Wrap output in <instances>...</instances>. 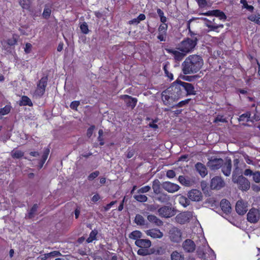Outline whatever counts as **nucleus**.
Returning a JSON list of instances; mask_svg holds the SVG:
<instances>
[{
    "label": "nucleus",
    "instance_id": "obj_21",
    "mask_svg": "<svg viewBox=\"0 0 260 260\" xmlns=\"http://www.w3.org/2000/svg\"><path fill=\"white\" fill-rule=\"evenodd\" d=\"M121 98L123 100L128 99L129 100L126 102V105L127 107H131L132 109L134 108L137 103V99L133 98L130 95L124 94L121 96Z\"/></svg>",
    "mask_w": 260,
    "mask_h": 260
},
{
    "label": "nucleus",
    "instance_id": "obj_44",
    "mask_svg": "<svg viewBox=\"0 0 260 260\" xmlns=\"http://www.w3.org/2000/svg\"><path fill=\"white\" fill-rule=\"evenodd\" d=\"M24 155V152L20 150L13 151L12 157L14 158H20Z\"/></svg>",
    "mask_w": 260,
    "mask_h": 260
},
{
    "label": "nucleus",
    "instance_id": "obj_20",
    "mask_svg": "<svg viewBox=\"0 0 260 260\" xmlns=\"http://www.w3.org/2000/svg\"><path fill=\"white\" fill-rule=\"evenodd\" d=\"M183 248L186 252H192L196 249V245L194 242L191 239L185 240L182 244Z\"/></svg>",
    "mask_w": 260,
    "mask_h": 260
},
{
    "label": "nucleus",
    "instance_id": "obj_47",
    "mask_svg": "<svg viewBox=\"0 0 260 260\" xmlns=\"http://www.w3.org/2000/svg\"><path fill=\"white\" fill-rule=\"evenodd\" d=\"M157 200L161 203H165L169 201V197L166 194L161 193L157 198Z\"/></svg>",
    "mask_w": 260,
    "mask_h": 260
},
{
    "label": "nucleus",
    "instance_id": "obj_18",
    "mask_svg": "<svg viewBox=\"0 0 260 260\" xmlns=\"http://www.w3.org/2000/svg\"><path fill=\"white\" fill-rule=\"evenodd\" d=\"M183 90L186 92V95H196V91L193 85L189 83L180 81Z\"/></svg>",
    "mask_w": 260,
    "mask_h": 260
},
{
    "label": "nucleus",
    "instance_id": "obj_25",
    "mask_svg": "<svg viewBox=\"0 0 260 260\" xmlns=\"http://www.w3.org/2000/svg\"><path fill=\"white\" fill-rule=\"evenodd\" d=\"M147 235L153 238H161L163 233L158 229H151L147 231Z\"/></svg>",
    "mask_w": 260,
    "mask_h": 260
},
{
    "label": "nucleus",
    "instance_id": "obj_57",
    "mask_svg": "<svg viewBox=\"0 0 260 260\" xmlns=\"http://www.w3.org/2000/svg\"><path fill=\"white\" fill-rule=\"evenodd\" d=\"M95 128L94 125H91L87 130L86 135L88 138L91 137L92 135L93 130Z\"/></svg>",
    "mask_w": 260,
    "mask_h": 260
},
{
    "label": "nucleus",
    "instance_id": "obj_13",
    "mask_svg": "<svg viewBox=\"0 0 260 260\" xmlns=\"http://www.w3.org/2000/svg\"><path fill=\"white\" fill-rule=\"evenodd\" d=\"M223 160L221 158H214L210 160L208 162V166L212 170H216L220 168L223 165Z\"/></svg>",
    "mask_w": 260,
    "mask_h": 260
},
{
    "label": "nucleus",
    "instance_id": "obj_28",
    "mask_svg": "<svg viewBox=\"0 0 260 260\" xmlns=\"http://www.w3.org/2000/svg\"><path fill=\"white\" fill-rule=\"evenodd\" d=\"M19 36L15 34H13L11 38L7 39V44L10 46H14L17 44Z\"/></svg>",
    "mask_w": 260,
    "mask_h": 260
},
{
    "label": "nucleus",
    "instance_id": "obj_51",
    "mask_svg": "<svg viewBox=\"0 0 260 260\" xmlns=\"http://www.w3.org/2000/svg\"><path fill=\"white\" fill-rule=\"evenodd\" d=\"M80 29L81 31L84 34H87L89 32L88 25L86 22H83L80 25Z\"/></svg>",
    "mask_w": 260,
    "mask_h": 260
},
{
    "label": "nucleus",
    "instance_id": "obj_16",
    "mask_svg": "<svg viewBox=\"0 0 260 260\" xmlns=\"http://www.w3.org/2000/svg\"><path fill=\"white\" fill-rule=\"evenodd\" d=\"M235 209L238 214L244 215L248 210L247 203H245L242 200H239L236 204Z\"/></svg>",
    "mask_w": 260,
    "mask_h": 260
},
{
    "label": "nucleus",
    "instance_id": "obj_22",
    "mask_svg": "<svg viewBox=\"0 0 260 260\" xmlns=\"http://www.w3.org/2000/svg\"><path fill=\"white\" fill-rule=\"evenodd\" d=\"M222 211L226 214L230 213L231 211V206L230 202L226 199H222L220 203Z\"/></svg>",
    "mask_w": 260,
    "mask_h": 260
},
{
    "label": "nucleus",
    "instance_id": "obj_46",
    "mask_svg": "<svg viewBox=\"0 0 260 260\" xmlns=\"http://www.w3.org/2000/svg\"><path fill=\"white\" fill-rule=\"evenodd\" d=\"M206 26L208 27L210 29V30L217 31V29L219 27L223 28V24L216 25V24H206Z\"/></svg>",
    "mask_w": 260,
    "mask_h": 260
},
{
    "label": "nucleus",
    "instance_id": "obj_31",
    "mask_svg": "<svg viewBox=\"0 0 260 260\" xmlns=\"http://www.w3.org/2000/svg\"><path fill=\"white\" fill-rule=\"evenodd\" d=\"M134 222L137 224V225L141 226L145 225L146 222L143 216L139 214H136L134 219Z\"/></svg>",
    "mask_w": 260,
    "mask_h": 260
},
{
    "label": "nucleus",
    "instance_id": "obj_34",
    "mask_svg": "<svg viewBox=\"0 0 260 260\" xmlns=\"http://www.w3.org/2000/svg\"><path fill=\"white\" fill-rule=\"evenodd\" d=\"M98 234V231L95 229L92 230L90 234L89 237L86 239V242L90 243L92 242L94 240L96 239V236Z\"/></svg>",
    "mask_w": 260,
    "mask_h": 260
},
{
    "label": "nucleus",
    "instance_id": "obj_42",
    "mask_svg": "<svg viewBox=\"0 0 260 260\" xmlns=\"http://www.w3.org/2000/svg\"><path fill=\"white\" fill-rule=\"evenodd\" d=\"M51 14V9L50 8L47 7V6H45V7L44 9L42 16L44 19H48L50 15Z\"/></svg>",
    "mask_w": 260,
    "mask_h": 260
},
{
    "label": "nucleus",
    "instance_id": "obj_39",
    "mask_svg": "<svg viewBox=\"0 0 260 260\" xmlns=\"http://www.w3.org/2000/svg\"><path fill=\"white\" fill-rule=\"evenodd\" d=\"M172 260H183L184 256L177 251H173L171 255Z\"/></svg>",
    "mask_w": 260,
    "mask_h": 260
},
{
    "label": "nucleus",
    "instance_id": "obj_6",
    "mask_svg": "<svg viewBox=\"0 0 260 260\" xmlns=\"http://www.w3.org/2000/svg\"><path fill=\"white\" fill-rule=\"evenodd\" d=\"M180 81V80L177 81L176 83H173L167 88L169 91L170 92V93L172 94L176 100L182 96L183 89L181 85Z\"/></svg>",
    "mask_w": 260,
    "mask_h": 260
},
{
    "label": "nucleus",
    "instance_id": "obj_56",
    "mask_svg": "<svg viewBox=\"0 0 260 260\" xmlns=\"http://www.w3.org/2000/svg\"><path fill=\"white\" fill-rule=\"evenodd\" d=\"M190 101V99H187L185 100L181 101L177 104V106L178 107H182L185 105L188 104Z\"/></svg>",
    "mask_w": 260,
    "mask_h": 260
},
{
    "label": "nucleus",
    "instance_id": "obj_3",
    "mask_svg": "<svg viewBox=\"0 0 260 260\" xmlns=\"http://www.w3.org/2000/svg\"><path fill=\"white\" fill-rule=\"evenodd\" d=\"M135 245L140 248L137 251V254L141 256H146L150 254L149 248L151 246V242L148 239H140L135 241Z\"/></svg>",
    "mask_w": 260,
    "mask_h": 260
},
{
    "label": "nucleus",
    "instance_id": "obj_41",
    "mask_svg": "<svg viewBox=\"0 0 260 260\" xmlns=\"http://www.w3.org/2000/svg\"><path fill=\"white\" fill-rule=\"evenodd\" d=\"M11 106L7 105L4 108H0V115L3 116L9 114L11 111Z\"/></svg>",
    "mask_w": 260,
    "mask_h": 260
},
{
    "label": "nucleus",
    "instance_id": "obj_36",
    "mask_svg": "<svg viewBox=\"0 0 260 260\" xmlns=\"http://www.w3.org/2000/svg\"><path fill=\"white\" fill-rule=\"evenodd\" d=\"M19 4L23 9L29 10L30 8L31 2L30 0H20Z\"/></svg>",
    "mask_w": 260,
    "mask_h": 260
},
{
    "label": "nucleus",
    "instance_id": "obj_37",
    "mask_svg": "<svg viewBox=\"0 0 260 260\" xmlns=\"http://www.w3.org/2000/svg\"><path fill=\"white\" fill-rule=\"evenodd\" d=\"M212 12H213V16L219 17L220 20L226 19V16L224 13L220 10H212Z\"/></svg>",
    "mask_w": 260,
    "mask_h": 260
},
{
    "label": "nucleus",
    "instance_id": "obj_45",
    "mask_svg": "<svg viewBox=\"0 0 260 260\" xmlns=\"http://www.w3.org/2000/svg\"><path fill=\"white\" fill-rule=\"evenodd\" d=\"M158 207L159 205L157 204H148L146 206V209L150 212H154L156 210L158 211Z\"/></svg>",
    "mask_w": 260,
    "mask_h": 260
},
{
    "label": "nucleus",
    "instance_id": "obj_60",
    "mask_svg": "<svg viewBox=\"0 0 260 260\" xmlns=\"http://www.w3.org/2000/svg\"><path fill=\"white\" fill-rule=\"evenodd\" d=\"M166 175L169 178H173L175 176L176 173L174 171L169 170L167 172Z\"/></svg>",
    "mask_w": 260,
    "mask_h": 260
},
{
    "label": "nucleus",
    "instance_id": "obj_5",
    "mask_svg": "<svg viewBox=\"0 0 260 260\" xmlns=\"http://www.w3.org/2000/svg\"><path fill=\"white\" fill-rule=\"evenodd\" d=\"M47 76L42 77L39 81L37 85V88L34 92V94L36 96L41 98L44 95L47 85Z\"/></svg>",
    "mask_w": 260,
    "mask_h": 260
},
{
    "label": "nucleus",
    "instance_id": "obj_29",
    "mask_svg": "<svg viewBox=\"0 0 260 260\" xmlns=\"http://www.w3.org/2000/svg\"><path fill=\"white\" fill-rule=\"evenodd\" d=\"M188 219V218L185 213H180L176 217V221L180 224H184Z\"/></svg>",
    "mask_w": 260,
    "mask_h": 260
},
{
    "label": "nucleus",
    "instance_id": "obj_63",
    "mask_svg": "<svg viewBox=\"0 0 260 260\" xmlns=\"http://www.w3.org/2000/svg\"><path fill=\"white\" fill-rule=\"evenodd\" d=\"M75 218H78L80 213V207L79 206H77L76 209L75 210Z\"/></svg>",
    "mask_w": 260,
    "mask_h": 260
},
{
    "label": "nucleus",
    "instance_id": "obj_14",
    "mask_svg": "<svg viewBox=\"0 0 260 260\" xmlns=\"http://www.w3.org/2000/svg\"><path fill=\"white\" fill-rule=\"evenodd\" d=\"M165 50L167 53L173 55L174 59L178 61L182 60L186 54L183 52H180L169 48H165Z\"/></svg>",
    "mask_w": 260,
    "mask_h": 260
},
{
    "label": "nucleus",
    "instance_id": "obj_52",
    "mask_svg": "<svg viewBox=\"0 0 260 260\" xmlns=\"http://www.w3.org/2000/svg\"><path fill=\"white\" fill-rule=\"evenodd\" d=\"M80 103L79 101H74L71 102L70 104V108L74 110L77 111V108L80 105Z\"/></svg>",
    "mask_w": 260,
    "mask_h": 260
},
{
    "label": "nucleus",
    "instance_id": "obj_50",
    "mask_svg": "<svg viewBox=\"0 0 260 260\" xmlns=\"http://www.w3.org/2000/svg\"><path fill=\"white\" fill-rule=\"evenodd\" d=\"M151 189V187L149 185H146L141 187L137 190L138 193H144L148 192Z\"/></svg>",
    "mask_w": 260,
    "mask_h": 260
},
{
    "label": "nucleus",
    "instance_id": "obj_64",
    "mask_svg": "<svg viewBox=\"0 0 260 260\" xmlns=\"http://www.w3.org/2000/svg\"><path fill=\"white\" fill-rule=\"evenodd\" d=\"M100 199H101V198H100V195L99 194L96 193L92 197V198L91 199V201L95 203V202H98V201H99Z\"/></svg>",
    "mask_w": 260,
    "mask_h": 260
},
{
    "label": "nucleus",
    "instance_id": "obj_40",
    "mask_svg": "<svg viewBox=\"0 0 260 260\" xmlns=\"http://www.w3.org/2000/svg\"><path fill=\"white\" fill-rule=\"evenodd\" d=\"M250 112H246L245 113L242 114L239 116V120L240 121H246L248 122L250 120L251 116Z\"/></svg>",
    "mask_w": 260,
    "mask_h": 260
},
{
    "label": "nucleus",
    "instance_id": "obj_19",
    "mask_svg": "<svg viewBox=\"0 0 260 260\" xmlns=\"http://www.w3.org/2000/svg\"><path fill=\"white\" fill-rule=\"evenodd\" d=\"M202 192L198 189H192L188 193V198L192 201H200L202 200Z\"/></svg>",
    "mask_w": 260,
    "mask_h": 260
},
{
    "label": "nucleus",
    "instance_id": "obj_48",
    "mask_svg": "<svg viewBox=\"0 0 260 260\" xmlns=\"http://www.w3.org/2000/svg\"><path fill=\"white\" fill-rule=\"evenodd\" d=\"M166 249L163 246L157 247L154 250V252L156 254L162 255L166 253Z\"/></svg>",
    "mask_w": 260,
    "mask_h": 260
},
{
    "label": "nucleus",
    "instance_id": "obj_27",
    "mask_svg": "<svg viewBox=\"0 0 260 260\" xmlns=\"http://www.w3.org/2000/svg\"><path fill=\"white\" fill-rule=\"evenodd\" d=\"M19 105L32 106L33 104L31 100L26 95H23L20 101Z\"/></svg>",
    "mask_w": 260,
    "mask_h": 260
},
{
    "label": "nucleus",
    "instance_id": "obj_2",
    "mask_svg": "<svg viewBox=\"0 0 260 260\" xmlns=\"http://www.w3.org/2000/svg\"><path fill=\"white\" fill-rule=\"evenodd\" d=\"M198 41L196 37L193 39L187 38L179 44L178 49L186 54L191 52L197 45Z\"/></svg>",
    "mask_w": 260,
    "mask_h": 260
},
{
    "label": "nucleus",
    "instance_id": "obj_38",
    "mask_svg": "<svg viewBox=\"0 0 260 260\" xmlns=\"http://www.w3.org/2000/svg\"><path fill=\"white\" fill-rule=\"evenodd\" d=\"M133 198L137 201L141 203L146 202L148 200V198L146 195L141 194H135L133 196Z\"/></svg>",
    "mask_w": 260,
    "mask_h": 260
},
{
    "label": "nucleus",
    "instance_id": "obj_54",
    "mask_svg": "<svg viewBox=\"0 0 260 260\" xmlns=\"http://www.w3.org/2000/svg\"><path fill=\"white\" fill-rule=\"evenodd\" d=\"M253 180L256 183L260 182V171H256L253 174Z\"/></svg>",
    "mask_w": 260,
    "mask_h": 260
},
{
    "label": "nucleus",
    "instance_id": "obj_33",
    "mask_svg": "<svg viewBox=\"0 0 260 260\" xmlns=\"http://www.w3.org/2000/svg\"><path fill=\"white\" fill-rule=\"evenodd\" d=\"M178 181L182 185L186 186H189L191 183L190 180L187 177L183 175L179 176Z\"/></svg>",
    "mask_w": 260,
    "mask_h": 260
},
{
    "label": "nucleus",
    "instance_id": "obj_53",
    "mask_svg": "<svg viewBox=\"0 0 260 260\" xmlns=\"http://www.w3.org/2000/svg\"><path fill=\"white\" fill-rule=\"evenodd\" d=\"M100 174V172L98 171H95L89 175L88 176V179L89 181H91L96 178Z\"/></svg>",
    "mask_w": 260,
    "mask_h": 260
},
{
    "label": "nucleus",
    "instance_id": "obj_15",
    "mask_svg": "<svg viewBox=\"0 0 260 260\" xmlns=\"http://www.w3.org/2000/svg\"><path fill=\"white\" fill-rule=\"evenodd\" d=\"M221 168L223 174L225 176H229L231 175L232 169L231 159L227 157L225 159V161L223 162V165Z\"/></svg>",
    "mask_w": 260,
    "mask_h": 260
},
{
    "label": "nucleus",
    "instance_id": "obj_26",
    "mask_svg": "<svg viewBox=\"0 0 260 260\" xmlns=\"http://www.w3.org/2000/svg\"><path fill=\"white\" fill-rule=\"evenodd\" d=\"M170 66V63L169 62H167L163 64V70L164 71L165 76L167 77L170 81H172L174 79L173 75L172 73L169 72V67Z\"/></svg>",
    "mask_w": 260,
    "mask_h": 260
},
{
    "label": "nucleus",
    "instance_id": "obj_49",
    "mask_svg": "<svg viewBox=\"0 0 260 260\" xmlns=\"http://www.w3.org/2000/svg\"><path fill=\"white\" fill-rule=\"evenodd\" d=\"M240 3L243 4L244 8H246L250 12H253L254 7L252 5H249L246 0H240Z\"/></svg>",
    "mask_w": 260,
    "mask_h": 260
},
{
    "label": "nucleus",
    "instance_id": "obj_7",
    "mask_svg": "<svg viewBox=\"0 0 260 260\" xmlns=\"http://www.w3.org/2000/svg\"><path fill=\"white\" fill-rule=\"evenodd\" d=\"M169 236L172 242L178 243L182 240V232L180 229L174 226L170 230Z\"/></svg>",
    "mask_w": 260,
    "mask_h": 260
},
{
    "label": "nucleus",
    "instance_id": "obj_62",
    "mask_svg": "<svg viewBox=\"0 0 260 260\" xmlns=\"http://www.w3.org/2000/svg\"><path fill=\"white\" fill-rule=\"evenodd\" d=\"M157 122V119H156L155 120H153L152 122L149 123V126L150 127L153 128L154 129L158 128V125L155 123Z\"/></svg>",
    "mask_w": 260,
    "mask_h": 260
},
{
    "label": "nucleus",
    "instance_id": "obj_61",
    "mask_svg": "<svg viewBox=\"0 0 260 260\" xmlns=\"http://www.w3.org/2000/svg\"><path fill=\"white\" fill-rule=\"evenodd\" d=\"M197 1L200 8H204L207 5L206 0H197Z\"/></svg>",
    "mask_w": 260,
    "mask_h": 260
},
{
    "label": "nucleus",
    "instance_id": "obj_58",
    "mask_svg": "<svg viewBox=\"0 0 260 260\" xmlns=\"http://www.w3.org/2000/svg\"><path fill=\"white\" fill-rule=\"evenodd\" d=\"M215 122H225L226 120L223 115H218L214 120Z\"/></svg>",
    "mask_w": 260,
    "mask_h": 260
},
{
    "label": "nucleus",
    "instance_id": "obj_24",
    "mask_svg": "<svg viewBox=\"0 0 260 260\" xmlns=\"http://www.w3.org/2000/svg\"><path fill=\"white\" fill-rule=\"evenodd\" d=\"M195 168L200 175L202 177H205L207 174V170L206 166L201 162H197L195 165Z\"/></svg>",
    "mask_w": 260,
    "mask_h": 260
},
{
    "label": "nucleus",
    "instance_id": "obj_12",
    "mask_svg": "<svg viewBox=\"0 0 260 260\" xmlns=\"http://www.w3.org/2000/svg\"><path fill=\"white\" fill-rule=\"evenodd\" d=\"M259 218L258 210L255 208L251 209L247 215V220L251 223H256Z\"/></svg>",
    "mask_w": 260,
    "mask_h": 260
},
{
    "label": "nucleus",
    "instance_id": "obj_32",
    "mask_svg": "<svg viewBox=\"0 0 260 260\" xmlns=\"http://www.w3.org/2000/svg\"><path fill=\"white\" fill-rule=\"evenodd\" d=\"M247 19L258 25H260V14H251L248 16Z\"/></svg>",
    "mask_w": 260,
    "mask_h": 260
},
{
    "label": "nucleus",
    "instance_id": "obj_35",
    "mask_svg": "<svg viewBox=\"0 0 260 260\" xmlns=\"http://www.w3.org/2000/svg\"><path fill=\"white\" fill-rule=\"evenodd\" d=\"M152 189L155 194H158L160 193V182L158 179H155L153 181L152 184Z\"/></svg>",
    "mask_w": 260,
    "mask_h": 260
},
{
    "label": "nucleus",
    "instance_id": "obj_23",
    "mask_svg": "<svg viewBox=\"0 0 260 260\" xmlns=\"http://www.w3.org/2000/svg\"><path fill=\"white\" fill-rule=\"evenodd\" d=\"M147 219L150 223L155 226H160L163 225L162 221L154 215H148Z\"/></svg>",
    "mask_w": 260,
    "mask_h": 260
},
{
    "label": "nucleus",
    "instance_id": "obj_59",
    "mask_svg": "<svg viewBox=\"0 0 260 260\" xmlns=\"http://www.w3.org/2000/svg\"><path fill=\"white\" fill-rule=\"evenodd\" d=\"M50 153V149L48 147L45 148L42 157L47 159Z\"/></svg>",
    "mask_w": 260,
    "mask_h": 260
},
{
    "label": "nucleus",
    "instance_id": "obj_1",
    "mask_svg": "<svg viewBox=\"0 0 260 260\" xmlns=\"http://www.w3.org/2000/svg\"><path fill=\"white\" fill-rule=\"evenodd\" d=\"M203 63L201 56L198 55H189L182 64V72L185 75L196 73L201 70Z\"/></svg>",
    "mask_w": 260,
    "mask_h": 260
},
{
    "label": "nucleus",
    "instance_id": "obj_11",
    "mask_svg": "<svg viewBox=\"0 0 260 260\" xmlns=\"http://www.w3.org/2000/svg\"><path fill=\"white\" fill-rule=\"evenodd\" d=\"M168 24H160L158 27L157 38L160 41H165L167 36Z\"/></svg>",
    "mask_w": 260,
    "mask_h": 260
},
{
    "label": "nucleus",
    "instance_id": "obj_4",
    "mask_svg": "<svg viewBox=\"0 0 260 260\" xmlns=\"http://www.w3.org/2000/svg\"><path fill=\"white\" fill-rule=\"evenodd\" d=\"M232 180L234 183L238 184V187L242 190H247L250 188V182L247 178L242 175L238 176L235 171L233 172Z\"/></svg>",
    "mask_w": 260,
    "mask_h": 260
},
{
    "label": "nucleus",
    "instance_id": "obj_8",
    "mask_svg": "<svg viewBox=\"0 0 260 260\" xmlns=\"http://www.w3.org/2000/svg\"><path fill=\"white\" fill-rule=\"evenodd\" d=\"M158 213L161 217L170 218L176 214V210L171 207L164 206L158 209Z\"/></svg>",
    "mask_w": 260,
    "mask_h": 260
},
{
    "label": "nucleus",
    "instance_id": "obj_10",
    "mask_svg": "<svg viewBox=\"0 0 260 260\" xmlns=\"http://www.w3.org/2000/svg\"><path fill=\"white\" fill-rule=\"evenodd\" d=\"M225 185V182L221 177L215 176L211 181L210 187L212 189H220Z\"/></svg>",
    "mask_w": 260,
    "mask_h": 260
},
{
    "label": "nucleus",
    "instance_id": "obj_30",
    "mask_svg": "<svg viewBox=\"0 0 260 260\" xmlns=\"http://www.w3.org/2000/svg\"><path fill=\"white\" fill-rule=\"evenodd\" d=\"M142 236V233L139 231H133L129 234V238L131 239L138 240L141 239Z\"/></svg>",
    "mask_w": 260,
    "mask_h": 260
},
{
    "label": "nucleus",
    "instance_id": "obj_9",
    "mask_svg": "<svg viewBox=\"0 0 260 260\" xmlns=\"http://www.w3.org/2000/svg\"><path fill=\"white\" fill-rule=\"evenodd\" d=\"M161 99L164 102V104L166 106H171L173 104V103L176 100L174 96L170 93L168 89L162 91L161 93Z\"/></svg>",
    "mask_w": 260,
    "mask_h": 260
},
{
    "label": "nucleus",
    "instance_id": "obj_43",
    "mask_svg": "<svg viewBox=\"0 0 260 260\" xmlns=\"http://www.w3.org/2000/svg\"><path fill=\"white\" fill-rule=\"evenodd\" d=\"M38 208V205L37 204H34L32 207L30 209V210L28 212V217L29 218H32L34 217L35 214L36 213V212Z\"/></svg>",
    "mask_w": 260,
    "mask_h": 260
},
{
    "label": "nucleus",
    "instance_id": "obj_17",
    "mask_svg": "<svg viewBox=\"0 0 260 260\" xmlns=\"http://www.w3.org/2000/svg\"><path fill=\"white\" fill-rule=\"evenodd\" d=\"M162 188L169 192H174L178 191L180 187L178 185L171 182H165L162 184Z\"/></svg>",
    "mask_w": 260,
    "mask_h": 260
},
{
    "label": "nucleus",
    "instance_id": "obj_55",
    "mask_svg": "<svg viewBox=\"0 0 260 260\" xmlns=\"http://www.w3.org/2000/svg\"><path fill=\"white\" fill-rule=\"evenodd\" d=\"M32 49V45L29 43H26L24 49V51L26 54L30 53Z\"/></svg>",
    "mask_w": 260,
    "mask_h": 260
}]
</instances>
